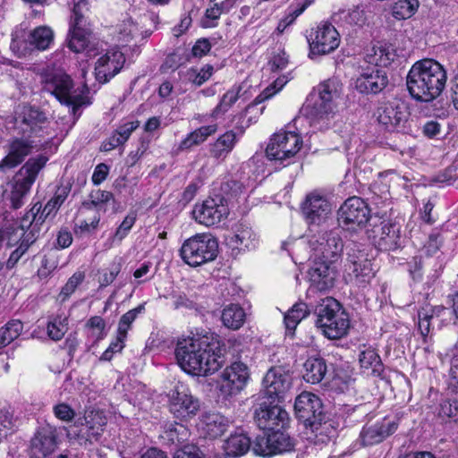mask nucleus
<instances>
[{
    "label": "nucleus",
    "instance_id": "obj_6",
    "mask_svg": "<svg viewBox=\"0 0 458 458\" xmlns=\"http://www.w3.org/2000/svg\"><path fill=\"white\" fill-rule=\"evenodd\" d=\"M316 325L328 339H339L346 335L350 321L341 304L332 297L322 299L314 311Z\"/></svg>",
    "mask_w": 458,
    "mask_h": 458
},
{
    "label": "nucleus",
    "instance_id": "obj_30",
    "mask_svg": "<svg viewBox=\"0 0 458 458\" xmlns=\"http://www.w3.org/2000/svg\"><path fill=\"white\" fill-rule=\"evenodd\" d=\"M396 421H382L374 425L364 427L360 437L364 445H372L382 442L386 437L396 431Z\"/></svg>",
    "mask_w": 458,
    "mask_h": 458
},
{
    "label": "nucleus",
    "instance_id": "obj_17",
    "mask_svg": "<svg viewBox=\"0 0 458 458\" xmlns=\"http://www.w3.org/2000/svg\"><path fill=\"white\" fill-rule=\"evenodd\" d=\"M169 410L178 419L191 418L199 410V402L186 385L178 382L169 394Z\"/></svg>",
    "mask_w": 458,
    "mask_h": 458
},
{
    "label": "nucleus",
    "instance_id": "obj_24",
    "mask_svg": "<svg viewBox=\"0 0 458 458\" xmlns=\"http://www.w3.org/2000/svg\"><path fill=\"white\" fill-rule=\"evenodd\" d=\"M310 43L312 54L326 55L336 49L340 44V37L336 29L329 23H322L317 27Z\"/></svg>",
    "mask_w": 458,
    "mask_h": 458
},
{
    "label": "nucleus",
    "instance_id": "obj_62",
    "mask_svg": "<svg viewBox=\"0 0 458 458\" xmlns=\"http://www.w3.org/2000/svg\"><path fill=\"white\" fill-rule=\"evenodd\" d=\"M223 13V7L216 3L213 6L208 8L205 15L201 20V26L203 28H213L216 26V21L219 19Z\"/></svg>",
    "mask_w": 458,
    "mask_h": 458
},
{
    "label": "nucleus",
    "instance_id": "obj_4",
    "mask_svg": "<svg viewBox=\"0 0 458 458\" xmlns=\"http://www.w3.org/2000/svg\"><path fill=\"white\" fill-rule=\"evenodd\" d=\"M43 90L55 96L61 103L71 106L73 114L82 106L90 104L86 85L74 88L70 75L62 70L47 69L41 76Z\"/></svg>",
    "mask_w": 458,
    "mask_h": 458
},
{
    "label": "nucleus",
    "instance_id": "obj_27",
    "mask_svg": "<svg viewBox=\"0 0 458 458\" xmlns=\"http://www.w3.org/2000/svg\"><path fill=\"white\" fill-rule=\"evenodd\" d=\"M46 122L45 114L31 106H24L17 119L20 131L28 136H40Z\"/></svg>",
    "mask_w": 458,
    "mask_h": 458
},
{
    "label": "nucleus",
    "instance_id": "obj_26",
    "mask_svg": "<svg viewBox=\"0 0 458 458\" xmlns=\"http://www.w3.org/2000/svg\"><path fill=\"white\" fill-rule=\"evenodd\" d=\"M125 57L120 51H109L98 59L95 76L98 82L106 83L123 68Z\"/></svg>",
    "mask_w": 458,
    "mask_h": 458
},
{
    "label": "nucleus",
    "instance_id": "obj_12",
    "mask_svg": "<svg viewBox=\"0 0 458 458\" xmlns=\"http://www.w3.org/2000/svg\"><path fill=\"white\" fill-rule=\"evenodd\" d=\"M106 424V419L102 412L90 411L82 419H78L74 428L67 430L66 436L71 442L86 446L98 440Z\"/></svg>",
    "mask_w": 458,
    "mask_h": 458
},
{
    "label": "nucleus",
    "instance_id": "obj_19",
    "mask_svg": "<svg viewBox=\"0 0 458 458\" xmlns=\"http://www.w3.org/2000/svg\"><path fill=\"white\" fill-rule=\"evenodd\" d=\"M19 33L16 31L13 35L11 47L13 49L25 51L35 48L43 51L49 48L54 41V31L46 25L38 26L26 35H20Z\"/></svg>",
    "mask_w": 458,
    "mask_h": 458
},
{
    "label": "nucleus",
    "instance_id": "obj_34",
    "mask_svg": "<svg viewBox=\"0 0 458 458\" xmlns=\"http://www.w3.org/2000/svg\"><path fill=\"white\" fill-rule=\"evenodd\" d=\"M217 131L216 124H210L201 126L195 131L188 133L186 137L181 140L177 147L178 152H183L191 150L192 148L199 146L205 142L208 138Z\"/></svg>",
    "mask_w": 458,
    "mask_h": 458
},
{
    "label": "nucleus",
    "instance_id": "obj_40",
    "mask_svg": "<svg viewBox=\"0 0 458 458\" xmlns=\"http://www.w3.org/2000/svg\"><path fill=\"white\" fill-rule=\"evenodd\" d=\"M372 54H367L365 60L375 66H387L395 58L396 54L391 46H380L371 49Z\"/></svg>",
    "mask_w": 458,
    "mask_h": 458
},
{
    "label": "nucleus",
    "instance_id": "obj_20",
    "mask_svg": "<svg viewBox=\"0 0 458 458\" xmlns=\"http://www.w3.org/2000/svg\"><path fill=\"white\" fill-rule=\"evenodd\" d=\"M345 267L348 275L352 276L358 284H367L375 276V271L368 254L356 245L348 250Z\"/></svg>",
    "mask_w": 458,
    "mask_h": 458
},
{
    "label": "nucleus",
    "instance_id": "obj_36",
    "mask_svg": "<svg viewBox=\"0 0 458 458\" xmlns=\"http://www.w3.org/2000/svg\"><path fill=\"white\" fill-rule=\"evenodd\" d=\"M360 369L366 376L380 377L384 371V365L380 356L372 348H367L359 355Z\"/></svg>",
    "mask_w": 458,
    "mask_h": 458
},
{
    "label": "nucleus",
    "instance_id": "obj_42",
    "mask_svg": "<svg viewBox=\"0 0 458 458\" xmlns=\"http://www.w3.org/2000/svg\"><path fill=\"white\" fill-rule=\"evenodd\" d=\"M236 143V134L228 131L220 136L211 147V154L216 158L225 157L232 151Z\"/></svg>",
    "mask_w": 458,
    "mask_h": 458
},
{
    "label": "nucleus",
    "instance_id": "obj_39",
    "mask_svg": "<svg viewBox=\"0 0 458 458\" xmlns=\"http://www.w3.org/2000/svg\"><path fill=\"white\" fill-rule=\"evenodd\" d=\"M251 446L250 438L243 433L231 435L224 443L226 456L238 457L246 454Z\"/></svg>",
    "mask_w": 458,
    "mask_h": 458
},
{
    "label": "nucleus",
    "instance_id": "obj_41",
    "mask_svg": "<svg viewBox=\"0 0 458 458\" xmlns=\"http://www.w3.org/2000/svg\"><path fill=\"white\" fill-rule=\"evenodd\" d=\"M246 314L243 309L238 304L226 306L222 312L223 324L231 329H239L245 321Z\"/></svg>",
    "mask_w": 458,
    "mask_h": 458
},
{
    "label": "nucleus",
    "instance_id": "obj_14",
    "mask_svg": "<svg viewBox=\"0 0 458 458\" xmlns=\"http://www.w3.org/2000/svg\"><path fill=\"white\" fill-rule=\"evenodd\" d=\"M338 224L347 230H356L366 225L370 217V209L359 197L347 199L338 210Z\"/></svg>",
    "mask_w": 458,
    "mask_h": 458
},
{
    "label": "nucleus",
    "instance_id": "obj_53",
    "mask_svg": "<svg viewBox=\"0 0 458 458\" xmlns=\"http://www.w3.org/2000/svg\"><path fill=\"white\" fill-rule=\"evenodd\" d=\"M145 310L144 304H140L138 307L130 310L126 313H124L118 324L117 332L121 333L122 336L126 335L131 328V324L134 322V320L137 318V317L141 314Z\"/></svg>",
    "mask_w": 458,
    "mask_h": 458
},
{
    "label": "nucleus",
    "instance_id": "obj_58",
    "mask_svg": "<svg viewBox=\"0 0 458 458\" xmlns=\"http://www.w3.org/2000/svg\"><path fill=\"white\" fill-rule=\"evenodd\" d=\"M40 202L35 203L32 208L22 216L20 226L28 231V235H33L34 241L37 240V231L33 230L36 214L41 209Z\"/></svg>",
    "mask_w": 458,
    "mask_h": 458
},
{
    "label": "nucleus",
    "instance_id": "obj_31",
    "mask_svg": "<svg viewBox=\"0 0 458 458\" xmlns=\"http://www.w3.org/2000/svg\"><path fill=\"white\" fill-rule=\"evenodd\" d=\"M381 233L377 241L379 250L384 251L395 250L402 246L400 226L389 221L381 223Z\"/></svg>",
    "mask_w": 458,
    "mask_h": 458
},
{
    "label": "nucleus",
    "instance_id": "obj_59",
    "mask_svg": "<svg viewBox=\"0 0 458 458\" xmlns=\"http://www.w3.org/2000/svg\"><path fill=\"white\" fill-rule=\"evenodd\" d=\"M33 235L27 236V238L20 243V245L11 253L9 259L6 261V269H12L19 262L21 258L28 250L29 247L34 243Z\"/></svg>",
    "mask_w": 458,
    "mask_h": 458
},
{
    "label": "nucleus",
    "instance_id": "obj_43",
    "mask_svg": "<svg viewBox=\"0 0 458 458\" xmlns=\"http://www.w3.org/2000/svg\"><path fill=\"white\" fill-rule=\"evenodd\" d=\"M0 235L3 242H6L8 247H13L19 246L27 238L28 231L20 225H10L0 229Z\"/></svg>",
    "mask_w": 458,
    "mask_h": 458
},
{
    "label": "nucleus",
    "instance_id": "obj_21",
    "mask_svg": "<svg viewBox=\"0 0 458 458\" xmlns=\"http://www.w3.org/2000/svg\"><path fill=\"white\" fill-rule=\"evenodd\" d=\"M254 419L259 428L270 431L285 428L289 416L285 410L272 402L264 401L259 404L254 412Z\"/></svg>",
    "mask_w": 458,
    "mask_h": 458
},
{
    "label": "nucleus",
    "instance_id": "obj_32",
    "mask_svg": "<svg viewBox=\"0 0 458 458\" xmlns=\"http://www.w3.org/2000/svg\"><path fill=\"white\" fill-rule=\"evenodd\" d=\"M333 21L340 28L352 29L362 27L367 22V16L361 6H353L347 10H340L333 15Z\"/></svg>",
    "mask_w": 458,
    "mask_h": 458
},
{
    "label": "nucleus",
    "instance_id": "obj_50",
    "mask_svg": "<svg viewBox=\"0 0 458 458\" xmlns=\"http://www.w3.org/2000/svg\"><path fill=\"white\" fill-rule=\"evenodd\" d=\"M136 213L134 211L130 212L123 220L121 225L116 229L114 233L111 242L108 244V248H111L112 245L115 242L120 243L129 233L133 225L136 222Z\"/></svg>",
    "mask_w": 458,
    "mask_h": 458
},
{
    "label": "nucleus",
    "instance_id": "obj_37",
    "mask_svg": "<svg viewBox=\"0 0 458 458\" xmlns=\"http://www.w3.org/2000/svg\"><path fill=\"white\" fill-rule=\"evenodd\" d=\"M259 239L252 228L244 224L239 223L235 225L234 235L232 237V243L241 250H252L258 245Z\"/></svg>",
    "mask_w": 458,
    "mask_h": 458
},
{
    "label": "nucleus",
    "instance_id": "obj_13",
    "mask_svg": "<svg viewBox=\"0 0 458 458\" xmlns=\"http://www.w3.org/2000/svg\"><path fill=\"white\" fill-rule=\"evenodd\" d=\"M410 108L404 101L394 98L377 108L378 123L389 131H404L408 128Z\"/></svg>",
    "mask_w": 458,
    "mask_h": 458
},
{
    "label": "nucleus",
    "instance_id": "obj_16",
    "mask_svg": "<svg viewBox=\"0 0 458 458\" xmlns=\"http://www.w3.org/2000/svg\"><path fill=\"white\" fill-rule=\"evenodd\" d=\"M229 215L226 200L220 196L208 198L196 203L192 210L194 220L205 226H213L225 219Z\"/></svg>",
    "mask_w": 458,
    "mask_h": 458
},
{
    "label": "nucleus",
    "instance_id": "obj_28",
    "mask_svg": "<svg viewBox=\"0 0 458 458\" xmlns=\"http://www.w3.org/2000/svg\"><path fill=\"white\" fill-rule=\"evenodd\" d=\"M387 83L386 72L373 68L367 70L357 78L355 87L361 93L377 94L386 87Z\"/></svg>",
    "mask_w": 458,
    "mask_h": 458
},
{
    "label": "nucleus",
    "instance_id": "obj_48",
    "mask_svg": "<svg viewBox=\"0 0 458 458\" xmlns=\"http://www.w3.org/2000/svg\"><path fill=\"white\" fill-rule=\"evenodd\" d=\"M23 329V324L18 319L9 321L0 328V347L11 344L16 339Z\"/></svg>",
    "mask_w": 458,
    "mask_h": 458
},
{
    "label": "nucleus",
    "instance_id": "obj_10",
    "mask_svg": "<svg viewBox=\"0 0 458 458\" xmlns=\"http://www.w3.org/2000/svg\"><path fill=\"white\" fill-rule=\"evenodd\" d=\"M218 254V242L209 233H197L185 240L180 249L182 259L190 267L213 261Z\"/></svg>",
    "mask_w": 458,
    "mask_h": 458
},
{
    "label": "nucleus",
    "instance_id": "obj_35",
    "mask_svg": "<svg viewBox=\"0 0 458 458\" xmlns=\"http://www.w3.org/2000/svg\"><path fill=\"white\" fill-rule=\"evenodd\" d=\"M140 126L139 121L125 122L118 126L107 140L102 144V150L111 151L120 145L124 144L132 131Z\"/></svg>",
    "mask_w": 458,
    "mask_h": 458
},
{
    "label": "nucleus",
    "instance_id": "obj_1",
    "mask_svg": "<svg viewBox=\"0 0 458 458\" xmlns=\"http://www.w3.org/2000/svg\"><path fill=\"white\" fill-rule=\"evenodd\" d=\"M180 368L194 377H207L223 365L220 344L213 335H197L180 339L175 348Z\"/></svg>",
    "mask_w": 458,
    "mask_h": 458
},
{
    "label": "nucleus",
    "instance_id": "obj_64",
    "mask_svg": "<svg viewBox=\"0 0 458 458\" xmlns=\"http://www.w3.org/2000/svg\"><path fill=\"white\" fill-rule=\"evenodd\" d=\"M89 199L90 204L97 208L109 202L113 199V193L107 191L95 190L91 191Z\"/></svg>",
    "mask_w": 458,
    "mask_h": 458
},
{
    "label": "nucleus",
    "instance_id": "obj_29",
    "mask_svg": "<svg viewBox=\"0 0 458 458\" xmlns=\"http://www.w3.org/2000/svg\"><path fill=\"white\" fill-rule=\"evenodd\" d=\"M33 142L23 139L13 140L9 147L7 156L1 161L0 168H13L22 163L27 156L32 153Z\"/></svg>",
    "mask_w": 458,
    "mask_h": 458
},
{
    "label": "nucleus",
    "instance_id": "obj_5",
    "mask_svg": "<svg viewBox=\"0 0 458 458\" xmlns=\"http://www.w3.org/2000/svg\"><path fill=\"white\" fill-rule=\"evenodd\" d=\"M294 411L297 418L302 421L306 427H310L316 437L321 436L320 440L326 441L323 435H326L327 440L335 435V429L330 422H322L323 407L320 399L310 392L300 394L294 403Z\"/></svg>",
    "mask_w": 458,
    "mask_h": 458
},
{
    "label": "nucleus",
    "instance_id": "obj_63",
    "mask_svg": "<svg viewBox=\"0 0 458 458\" xmlns=\"http://www.w3.org/2000/svg\"><path fill=\"white\" fill-rule=\"evenodd\" d=\"M53 413L63 422H71L75 417V411L65 403H59L53 407Z\"/></svg>",
    "mask_w": 458,
    "mask_h": 458
},
{
    "label": "nucleus",
    "instance_id": "obj_56",
    "mask_svg": "<svg viewBox=\"0 0 458 458\" xmlns=\"http://www.w3.org/2000/svg\"><path fill=\"white\" fill-rule=\"evenodd\" d=\"M251 449L257 455L272 456L269 431L264 432L262 436H258L252 443Z\"/></svg>",
    "mask_w": 458,
    "mask_h": 458
},
{
    "label": "nucleus",
    "instance_id": "obj_18",
    "mask_svg": "<svg viewBox=\"0 0 458 458\" xmlns=\"http://www.w3.org/2000/svg\"><path fill=\"white\" fill-rule=\"evenodd\" d=\"M249 377V369L244 363H232L220 375L218 388L221 394L225 397L237 394L245 387Z\"/></svg>",
    "mask_w": 458,
    "mask_h": 458
},
{
    "label": "nucleus",
    "instance_id": "obj_23",
    "mask_svg": "<svg viewBox=\"0 0 458 458\" xmlns=\"http://www.w3.org/2000/svg\"><path fill=\"white\" fill-rule=\"evenodd\" d=\"M291 386V376L282 367L271 368L263 378L265 394L273 401L284 399Z\"/></svg>",
    "mask_w": 458,
    "mask_h": 458
},
{
    "label": "nucleus",
    "instance_id": "obj_33",
    "mask_svg": "<svg viewBox=\"0 0 458 458\" xmlns=\"http://www.w3.org/2000/svg\"><path fill=\"white\" fill-rule=\"evenodd\" d=\"M229 424V420L219 412H207L201 419L202 431L212 438L223 435Z\"/></svg>",
    "mask_w": 458,
    "mask_h": 458
},
{
    "label": "nucleus",
    "instance_id": "obj_60",
    "mask_svg": "<svg viewBox=\"0 0 458 458\" xmlns=\"http://www.w3.org/2000/svg\"><path fill=\"white\" fill-rule=\"evenodd\" d=\"M213 70V66L209 64L205 65L199 71L191 68L187 71V78L194 85L201 86L211 77Z\"/></svg>",
    "mask_w": 458,
    "mask_h": 458
},
{
    "label": "nucleus",
    "instance_id": "obj_52",
    "mask_svg": "<svg viewBox=\"0 0 458 458\" xmlns=\"http://www.w3.org/2000/svg\"><path fill=\"white\" fill-rule=\"evenodd\" d=\"M70 191L71 187L69 185L59 186L55 192V195L45 205V212L55 216L58 208L67 199Z\"/></svg>",
    "mask_w": 458,
    "mask_h": 458
},
{
    "label": "nucleus",
    "instance_id": "obj_46",
    "mask_svg": "<svg viewBox=\"0 0 458 458\" xmlns=\"http://www.w3.org/2000/svg\"><path fill=\"white\" fill-rule=\"evenodd\" d=\"M188 437V428L182 424L171 422L165 427L163 437L172 444L180 445L186 441Z\"/></svg>",
    "mask_w": 458,
    "mask_h": 458
},
{
    "label": "nucleus",
    "instance_id": "obj_7",
    "mask_svg": "<svg viewBox=\"0 0 458 458\" xmlns=\"http://www.w3.org/2000/svg\"><path fill=\"white\" fill-rule=\"evenodd\" d=\"M89 4L86 0L76 3L69 22L67 47L74 53L86 52L89 55L94 51L92 28L88 18Z\"/></svg>",
    "mask_w": 458,
    "mask_h": 458
},
{
    "label": "nucleus",
    "instance_id": "obj_11",
    "mask_svg": "<svg viewBox=\"0 0 458 458\" xmlns=\"http://www.w3.org/2000/svg\"><path fill=\"white\" fill-rule=\"evenodd\" d=\"M308 244L314 260L335 262L344 250V242L336 230L318 231L310 236Z\"/></svg>",
    "mask_w": 458,
    "mask_h": 458
},
{
    "label": "nucleus",
    "instance_id": "obj_47",
    "mask_svg": "<svg viewBox=\"0 0 458 458\" xmlns=\"http://www.w3.org/2000/svg\"><path fill=\"white\" fill-rule=\"evenodd\" d=\"M309 315L308 306L304 302H298L287 311L284 323L287 329L294 330L297 325Z\"/></svg>",
    "mask_w": 458,
    "mask_h": 458
},
{
    "label": "nucleus",
    "instance_id": "obj_44",
    "mask_svg": "<svg viewBox=\"0 0 458 458\" xmlns=\"http://www.w3.org/2000/svg\"><path fill=\"white\" fill-rule=\"evenodd\" d=\"M284 428L270 430L272 455L290 451L293 448V443L290 437L282 431Z\"/></svg>",
    "mask_w": 458,
    "mask_h": 458
},
{
    "label": "nucleus",
    "instance_id": "obj_51",
    "mask_svg": "<svg viewBox=\"0 0 458 458\" xmlns=\"http://www.w3.org/2000/svg\"><path fill=\"white\" fill-rule=\"evenodd\" d=\"M68 330L66 317L56 316L47 325V335L54 341L61 340Z\"/></svg>",
    "mask_w": 458,
    "mask_h": 458
},
{
    "label": "nucleus",
    "instance_id": "obj_61",
    "mask_svg": "<svg viewBox=\"0 0 458 458\" xmlns=\"http://www.w3.org/2000/svg\"><path fill=\"white\" fill-rule=\"evenodd\" d=\"M438 416L445 419L458 420V400H446L440 403Z\"/></svg>",
    "mask_w": 458,
    "mask_h": 458
},
{
    "label": "nucleus",
    "instance_id": "obj_55",
    "mask_svg": "<svg viewBox=\"0 0 458 458\" xmlns=\"http://www.w3.org/2000/svg\"><path fill=\"white\" fill-rule=\"evenodd\" d=\"M85 273L82 271L75 272L62 287L59 293L61 301H66L76 290V288L84 281Z\"/></svg>",
    "mask_w": 458,
    "mask_h": 458
},
{
    "label": "nucleus",
    "instance_id": "obj_2",
    "mask_svg": "<svg viewBox=\"0 0 458 458\" xmlns=\"http://www.w3.org/2000/svg\"><path fill=\"white\" fill-rule=\"evenodd\" d=\"M446 83L444 67L433 59L416 62L410 69L406 85L412 98L430 102L440 96Z\"/></svg>",
    "mask_w": 458,
    "mask_h": 458
},
{
    "label": "nucleus",
    "instance_id": "obj_49",
    "mask_svg": "<svg viewBox=\"0 0 458 458\" xmlns=\"http://www.w3.org/2000/svg\"><path fill=\"white\" fill-rule=\"evenodd\" d=\"M419 7L418 0H398L392 7V14L398 20L411 17Z\"/></svg>",
    "mask_w": 458,
    "mask_h": 458
},
{
    "label": "nucleus",
    "instance_id": "obj_15",
    "mask_svg": "<svg viewBox=\"0 0 458 458\" xmlns=\"http://www.w3.org/2000/svg\"><path fill=\"white\" fill-rule=\"evenodd\" d=\"M59 445L58 428L49 423L35 430L29 445L30 458H47L55 452Z\"/></svg>",
    "mask_w": 458,
    "mask_h": 458
},
{
    "label": "nucleus",
    "instance_id": "obj_54",
    "mask_svg": "<svg viewBox=\"0 0 458 458\" xmlns=\"http://www.w3.org/2000/svg\"><path fill=\"white\" fill-rule=\"evenodd\" d=\"M450 365L448 388L458 394V343L451 350Z\"/></svg>",
    "mask_w": 458,
    "mask_h": 458
},
{
    "label": "nucleus",
    "instance_id": "obj_3",
    "mask_svg": "<svg viewBox=\"0 0 458 458\" xmlns=\"http://www.w3.org/2000/svg\"><path fill=\"white\" fill-rule=\"evenodd\" d=\"M342 84L337 79L319 83L309 95L303 109L310 123L319 129H327L335 114L336 100L340 98Z\"/></svg>",
    "mask_w": 458,
    "mask_h": 458
},
{
    "label": "nucleus",
    "instance_id": "obj_25",
    "mask_svg": "<svg viewBox=\"0 0 458 458\" xmlns=\"http://www.w3.org/2000/svg\"><path fill=\"white\" fill-rule=\"evenodd\" d=\"M332 264L333 262L314 260L308 272L309 292H327L334 286L335 271Z\"/></svg>",
    "mask_w": 458,
    "mask_h": 458
},
{
    "label": "nucleus",
    "instance_id": "obj_38",
    "mask_svg": "<svg viewBox=\"0 0 458 458\" xmlns=\"http://www.w3.org/2000/svg\"><path fill=\"white\" fill-rule=\"evenodd\" d=\"M303 378L310 384H318L325 377L327 366L321 357H310L304 363Z\"/></svg>",
    "mask_w": 458,
    "mask_h": 458
},
{
    "label": "nucleus",
    "instance_id": "obj_57",
    "mask_svg": "<svg viewBox=\"0 0 458 458\" xmlns=\"http://www.w3.org/2000/svg\"><path fill=\"white\" fill-rule=\"evenodd\" d=\"M100 222V216L95 213L92 216L79 221L76 225L75 233L83 235H89L96 232Z\"/></svg>",
    "mask_w": 458,
    "mask_h": 458
},
{
    "label": "nucleus",
    "instance_id": "obj_45",
    "mask_svg": "<svg viewBox=\"0 0 458 458\" xmlns=\"http://www.w3.org/2000/svg\"><path fill=\"white\" fill-rule=\"evenodd\" d=\"M241 90V86H233L225 94H224L219 104L212 111L211 116L213 118H217L219 115L225 114L238 100Z\"/></svg>",
    "mask_w": 458,
    "mask_h": 458
},
{
    "label": "nucleus",
    "instance_id": "obj_8",
    "mask_svg": "<svg viewBox=\"0 0 458 458\" xmlns=\"http://www.w3.org/2000/svg\"><path fill=\"white\" fill-rule=\"evenodd\" d=\"M298 119L293 120L285 131H280L272 135L266 148V155L269 160L279 162L283 165L290 164L302 147V139L300 132L293 131Z\"/></svg>",
    "mask_w": 458,
    "mask_h": 458
},
{
    "label": "nucleus",
    "instance_id": "obj_22",
    "mask_svg": "<svg viewBox=\"0 0 458 458\" xmlns=\"http://www.w3.org/2000/svg\"><path fill=\"white\" fill-rule=\"evenodd\" d=\"M302 212L310 225L311 233L314 231V227L323 225L328 219L331 214V206L324 196L311 192L306 197Z\"/></svg>",
    "mask_w": 458,
    "mask_h": 458
},
{
    "label": "nucleus",
    "instance_id": "obj_9",
    "mask_svg": "<svg viewBox=\"0 0 458 458\" xmlns=\"http://www.w3.org/2000/svg\"><path fill=\"white\" fill-rule=\"evenodd\" d=\"M47 160V157L38 155L30 158L19 170L13 178L8 197L13 208L18 209L24 204L32 184L35 182L39 172L46 165Z\"/></svg>",
    "mask_w": 458,
    "mask_h": 458
}]
</instances>
